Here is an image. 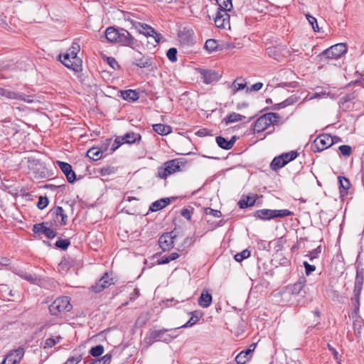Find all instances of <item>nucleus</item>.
Wrapping results in <instances>:
<instances>
[{"mask_svg":"<svg viewBox=\"0 0 364 364\" xmlns=\"http://www.w3.org/2000/svg\"><path fill=\"white\" fill-rule=\"evenodd\" d=\"M332 136L328 134H323L316 137L311 144V150L314 152H321L333 144Z\"/></svg>","mask_w":364,"mask_h":364,"instance_id":"nucleus-6","label":"nucleus"},{"mask_svg":"<svg viewBox=\"0 0 364 364\" xmlns=\"http://www.w3.org/2000/svg\"><path fill=\"white\" fill-rule=\"evenodd\" d=\"M61 63L68 68L72 69L75 72H79L82 70V60H73L68 55L63 54L59 55Z\"/></svg>","mask_w":364,"mask_h":364,"instance_id":"nucleus-11","label":"nucleus"},{"mask_svg":"<svg viewBox=\"0 0 364 364\" xmlns=\"http://www.w3.org/2000/svg\"><path fill=\"white\" fill-rule=\"evenodd\" d=\"M82 359V354H75L68 358L63 364H78Z\"/></svg>","mask_w":364,"mask_h":364,"instance_id":"nucleus-50","label":"nucleus"},{"mask_svg":"<svg viewBox=\"0 0 364 364\" xmlns=\"http://www.w3.org/2000/svg\"><path fill=\"white\" fill-rule=\"evenodd\" d=\"M356 274L354 282L353 291L361 292L364 284V268L355 265Z\"/></svg>","mask_w":364,"mask_h":364,"instance_id":"nucleus-18","label":"nucleus"},{"mask_svg":"<svg viewBox=\"0 0 364 364\" xmlns=\"http://www.w3.org/2000/svg\"><path fill=\"white\" fill-rule=\"evenodd\" d=\"M153 130L157 134L164 136L171 132V127L164 124H156L153 125Z\"/></svg>","mask_w":364,"mask_h":364,"instance_id":"nucleus-31","label":"nucleus"},{"mask_svg":"<svg viewBox=\"0 0 364 364\" xmlns=\"http://www.w3.org/2000/svg\"><path fill=\"white\" fill-rule=\"evenodd\" d=\"M240 80H242V78H237L232 82V86L234 87L233 94H235L236 92H237L239 90L245 89V87H246V83L245 82H239Z\"/></svg>","mask_w":364,"mask_h":364,"instance_id":"nucleus-48","label":"nucleus"},{"mask_svg":"<svg viewBox=\"0 0 364 364\" xmlns=\"http://www.w3.org/2000/svg\"><path fill=\"white\" fill-rule=\"evenodd\" d=\"M199 318H200V317L191 316L189 318V320L186 323H184L183 325L181 326L180 327L175 328L174 330H177V329H179L181 328L191 327V326H193L194 324H196L198 321Z\"/></svg>","mask_w":364,"mask_h":364,"instance_id":"nucleus-53","label":"nucleus"},{"mask_svg":"<svg viewBox=\"0 0 364 364\" xmlns=\"http://www.w3.org/2000/svg\"><path fill=\"white\" fill-rule=\"evenodd\" d=\"M56 163L66 176L68 181L70 183H73L76 181V174L73 171L71 165L67 162L60 161H57Z\"/></svg>","mask_w":364,"mask_h":364,"instance_id":"nucleus-16","label":"nucleus"},{"mask_svg":"<svg viewBox=\"0 0 364 364\" xmlns=\"http://www.w3.org/2000/svg\"><path fill=\"white\" fill-rule=\"evenodd\" d=\"M360 294L361 292L358 291H353V296L351 297V304L353 306V313L355 315H358L359 314L360 311Z\"/></svg>","mask_w":364,"mask_h":364,"instance_id":"nucleus-35","label":"nucleus"},{"mask_svg":"<svg viewBox=\"0 0 364 364\" xmlns=\"http://www.w3.org/2000/svg\"><path fill=\"white\" fill-rule=\"evenodd\" d=\"M48 198L47 196H40L37 203V207L40 210L44 209L48 205Z\"/></svg>","mask_w":364,"mask_h":364,"instance_id":"nucleus-54","label":"nucleus"},{"mask_svg":"<svg viewBox=\"0 0 364 364\" xmlns=\"http://www.w3.org/2000/svg\"><path fill=\"white\" fill-rule=\"evenodd\" d=\"M346 52V44L337 43L323 50L318 56L321 60L338 59Z\"/></svg>","mask_w":364,"mask_h":364,"instance_id":"nucleus-5","label":"nucleus"},{"mask_svg":"<svg viewBox=\"0 0 364 364\" xmlns=\"http://www.w3.org/2000/svg\"><path fill=\"white\" fill-rule=\"evenodd\" d=\"M17 95L19 97H16L15 100H22L28 103H31L33 102V99L32 96L26 95L23 93L17 92Z\"/></svg>","mask_w":364,"mask_h":364,"instance_id":"nucleus-58","label":"nucleus"},{"mask_svg":"<svg viewBox=\"0 0 364 364\" xmlns=\"http://www.w3.org/2000/svg\"><path fill=\"white\" fill-rule=\"evenodd\" d=\"M0 95L4 96L8 99L14 100H15L16 97H19V96L17 95V92L10 91L2 87H0Z\"/></svg>","mask_w":364,"mask_h":364,"instance_id":"nucleus-45","label":"nucleus"},{"mask_svg":"<svg viewBox=\"0 0 364 364\" xmlns=\"http://www.w3.org/2000/svg\"><path fill=\"white\" fill-rule=\"evenodd\" d=\"M304 266L305 267V272L306 275L311 274L316 269L314 265L309 264L307 262H304Z\"/></svg>","mask_w":364,"mask_h":364,"instance_id":"nucleus-61","label":"nucleus"},{"mask_svg":"<svg viewBox=\"0 0 364 364\" xmlns=\"http://www.w3.org/2000/svg\"><path fill=\"white\" fill-rule=\"evenodd\" d=\"M199 73L201 75L203 81L205 84H210L218 82L221 77V74L211 69H199Z\"/></svg>","mask_w":364,"mask_h":364,"instance_id":"nucleus-12","label":"nucleus"},{"mask_svg":"<svg viewBox=\"0 0 364 364\" xmlns=\"http://www.w3.org/2000/svg\"><path fill=\"white\" fill-rule=\"evenodd\" d=\"M132 64L140 68H147L154 65V59L149 56H145L139 52L137 55L133 57Z\"/></svg>","mask_w":364,"mask_h":364,"instance_id":"nucleus-13","label":"nucleus"},{"mask_svg":"<svg viewBox=\"0 0 364 364\" xmlns=\"http://www.w3.org/2000/svg\"><path fill=\"white\" fill-rule=\"evenodd\" d=\"M72 308L68 296L57 298L48 307L50 314L55 316H60L62 314L70 311Z\"/></svg>","mask_w":364,"mask_h":364,"instance_id":"nucleus-4","label":"nucleus"},{"mask_svg":"<svg viewBox=\"0 0 364 364\" xmlns=\"http://www.w3.org/2000/svg\"><path fill=\"white\" fill-rule=\"evenodd\" d=\"M107 63L114 70H118L120 68V65H119L118 62L113 57H108L107 58Z\"/></svg>","mask_w":364,"mask_h":364,"instance_id":"nucleus-59","label":"nucleus"},{"mask_svg":"<svg viewBox=\"0 0 364 364\" xmlns=\"http://www.w3.org/2000/svg\"><path fill=\"white\" fill-rule=\"evenodd\" d=\"M339 183V192L341 198L348 195V191L350 188V183L348 178L339 176L338 177Z\"/></svg>","mask_w":364,"mask_h":364,"instance_id":"nucleus-25","label":"nucleus"},{"mask_svg":"<svg viewBox=\"0 0 364 364\" xmlns=\"http://www.w3.org/2000/svg\"><path fill=\"white\" fill-rule=\"evenodd\" d=\"M24 355V349L18 347L17 349L12 350L7 353L4 358V360L7 364H17L20 363Z\"/></svg>","mask_w":364,"mask_h":364,"instance_id":"nucleus-14","label":"nucleus"},{"mask_svg":"<svg viewBox=\"0 0 364 364\" xmlns=\"http://www.w3.org/2000/svg\"><path fill=\"white\" fill-rule=\"evenodd\" d=\"M306 18L309 21V24L311 26L314 31L319 32L320 29L316 18L310 14H306Z\"/></svg>","mask_w":364,"mask_h":364,"instance_id":"nucleus-46","label":"nucleus"},{"mask_svg":"<svg viewBox=\"0 0 364 364\" xmlns=\"http://www.w3.org/2000/svg\"><path fill=\"white\" fill-rule=\"evenodd\" d=\"M193 208H185L181 210V215L187 219L188 221L191 220L192 213L193 212Z\"/></svg>","mask_w":364,"mask_h":364,"instance_id":"nucleus-55","label":"nucleus"},{"mask_svg":"<svg viewBox=\"0 0 364 364\" xmlns=\"http://www.w3.org/2000/svg\"><path fill=\"white\" fill-rule=\"evenodd\" d=\"M171 261V258L170 257L169 255H164V256H162L161 258H159L157 260V264H165L169 263Z\"/></svg>","mask_w":364,"mask_h":364,"instance_id":"nucleus-63","label":"nucleus"},{"mask_svg":"<svg viewBox=\"0 0 364 364\" xmlns=\"http://www.w3.org/2000/svg\"><path fill=\"white\" fill-rule=\"evenodd\" d=\"M80 45L77 43L73 42L65 54L68 55L73 60L80 59L77 57V53L80 52Z\"/></svg>","mask_w":364,"mask_h":364,"instance_id":"nucleus-37","label":"nucleus"},{"mask_svg":"<svg viewBox=\"0 0 364 364\" xmlns=\"http://www.w3.org/2000/svg\"><path fill=\"white\" fill-rule=\"evenodd\" d=\"M117 168L116 167L112 166H107L102 167V168H100L98 170V173L102 176H106L114 174L117 172Z\"/></svg>","mask_w":364,"mask_h":364,"instance_id":"nucleus-41","label":"nucleus"},{"mask_svg":"<svg viewBox=\"0 0 364 364\" xmlns=\"http://www.w3.org/2000/svg\"><path fill=\"white\" fill-rule=\"evenodd\" d=\"M282 157L283 156L279 155L273 159L270 164V168L272 170L277 171L286 165V162L284 161Z\"/></svg>","mask_w":364,"mask_h":364,"instance_id":"nucleus-34","label":"nucleus"},{"mask_svg":"<svg viewBox=\"0 0 364 364\" xmlns=\"http://www.w3.org/2000/svg\"><path fill=\"white\" fill-rule=\"evenodd\" d=\"M70 245V242L67 239H59L56 241L55 246L58 249H60L62 250H65L68 249L69 245Z\"/></svg>","mask_w":364,"mask_h":364,"instance_id":"nucleus-47","label":"nucleus"},{"mask_svg":"<svg viewBox=\"0 0 364 364\" xmlns=\"http://www.w3.org/2000/svg\"><path fill=\"white\" fill-rule=\"evenodd\" d=\"M119 37V29H117L112 26L108 27L105 31V38L107 42L109 43H117Z\"/></svg>","mask_w":364,"mask_h":364,"instance_id":"nucleus-29","label":"nucleus"},{"mask_svg":"<svg viewBox=\"0 0 364 364\" xmlns=\"http://www.w3.org/2000/svg\"><path fill=\"white\" fill-rule=\"evenodd\" d=\"M250 252L248 250H244L241 252L237 253L234 257L237 262H240L243 261L245 259L250 257Z\"/></svg>","mask_w":364,"mask_h":364,"instance_id":"nucleus-49","label":"nucleus"},{"mask_svg":"<svg viewBox=\"0 0 364 364\" xmlns=\"http://www.w3.org/2000/svg\"><path fill=\"white\" fill-rule=\"evenodd\" d=\"M173 231L166 232L159 238V245L163 252L170 251L173 247L174 240L176 235H173Z\"/></svg>","mask_w":364,"mask_h":364,"instance_id":"nucleus-9","label":"nucleus"},{"mask_svg":"<svg viewBox=\"0 0 364 364\" xmlns=\"http://www.w3.org/2000/svg\"><path fill=\"white\" fill-rule=\"evenodd\" d=\"M299 100V97L294 95L290 96L285 100H284L283 104H284V105L286 107H287V106L292 105L294 103L297 102Z\"/></svg>","mask_w":364,"mask_h":364,"instance_id":"nucleus-57","label":"nucleus"},{"mask_svg":"<svg viewBox=\"0 0 364 364\" xmlns=\"http://www.w3.org/2000/svg\"><path fill=\"white\" fill-rule=\"evenodd\" d=\"M180 171L178 159H173L165 162L158 168V176L166 179L168 176Z\"/></svg>","mask_w":364,"mask_h":364,"instance_id":"nucleus-7","label":"nucleus"},{"mask_svg":"<svg viewBox=\"0 0 364 364\" xmlns=\"http://www.w3.org/2000/svg\"><path fill=\"white\" fill-rule=\"evenodd\" d=\"M218 43L215 39H208L205 41L204 48L209 52L213 53L218 50Z\"/></svg>","mask_w":364,"mask_h":364,"instance_id":"nucleus-40","label":"nucleus"},{"mask_svg":"<svg viewBox=\"0 0 364 364\" xmlns=\"http://www.w3.org/2000/svg\"><path fill=\"white\" fill-rule=\"evenodd\" d=\"M229 11H223L221 9L218 10L214 18L215 24L218 28H225L227 26H230Z\"/></svg>","mask_w":364,"mask_h":364,"instance_id":"nucleus-15","label":"nucleus"},{"mask_svg":"<svg viewBox=\"0 0 364 364\" xmlns=\"http://www.w3.org/2000/svg\"><path fill=\"white\" fill-rule=\"evenodd\" d=\"M362 88L355 89L353 92L346 94L340 99V103L343 106L346 103L350 102L359 96Z\"/></svg>","mask_w":364,"mask_h":364,"instance_id":"nucleus-30","label":"nucleus"},{"mask_svg":"<svg viewBox=\"0 0 364 364\" xmlns=\"http://www.w3.org/2000/svg\"><path fill=\"white\" fill-rule=\"evenodd\" d=\"M321 252V246L317 247L316 249L313 250L309 252V257L311 260L316 259L318 257V255Z\"/></svg>","mask_w":364,"mask_h":364,"instance_id":"nucleus-60","label":"nucleus"},{"mask_svg":"<svg viewBox=\"0 0 364 364\" xmlns=\"http://www.w3.org/2000/svg\"><path fill=\"white\" fill-rule=\"evenodd\" d=\"M251 346H253V349L248 348L242 350L235 357L237 364H245L250 359L255 346L253 344Z\"/></svg>","mask_w":364,"mask_h":364,"instance_id":"nucleus-24","label":"nucleus"},{"mask_svg":"<svg viewBox=\"0 0 364 364\" xmlns=\"http://www.w3.org/2000/svg\"><path fill=\"white\" fill-rule=\"evenodd\" d=\"M262 87H263V83L259 82H256L255 84L252 85L251 87H247L246 90V92H250L251 91H259V90L262 89Z\"/></svg>","mask_w":364,"mask_h":364,"instance_id":"nucleus-62","label":"nucleus"},{"mask_svg":"<svg viewBox=\"0 0 364 364\" xmlns=\"http://www.w3.org/2000/svg\"><path fill=\"white\" fill-rule=\"evenodd\" d=\"M283 156L284 161L286 162V165L290 161L294 160L298 156V153L296 151H291L287 153H284L281 154Z\"/></svg>","mask_w":364,"mask_h":364,"instance_id":"nucleus-43","label":"nucleus"},{"mask_svg":"<svg viewBox=\"0 0 364 364\" xmlns=\"http://www.w3.org/2000/svg\"><path fill=\"white\" fill-rule=\"evenodd\" d=\"M51 214L55 217V221H58L60 225L67 224L68 215L65 213L63 208L57 206L50 210Z\"/></svg>","mask_w":364,"mask_h":364,"instance_id":"nucleus-19","label":"nucleus"},{"mask_svg":"<svg viewBox=\"0 0 364 364\" xmlns=\"http://www.w3.org/2000/svg\"><path fill=\"white\" fill-rule=\"evenodd\" d=\"M245 119V117L236 113V112H232L228 114L223 119L225 124H229L233 122H237L239 121H241L242 119Z\"/></svg>","mask_w":364,"mask_h":364,"instance_id":"nucleus-32","label":"nucleus"},{"mask_svg":"<svg viewBox=\"0 0 364 364\" xmlns=\"http://www.w3.org/2000/svg\"><path fill=\"white\" fill-rule=\"evenodd\" d=\"M294 215V213L287 210H272V209H260L256 210L253 213V216L261 220H270L276 218H284L287 216Z\"/></svg>","mask_w":364,"mask_h":364,"instance_id":"nucleus-2","label":"nucleus"},{"mask_svg":"<svg viewBox=\"0 0 364 364\" xmlns=\"http://www.w3.org/2000/svg\"><path fill=\"white\" fill-rule=\"evenodd\" d=\"M280 116L277 113L269 112L259 117L254 124V133H260L271 125L278 124V119Z\"/></svg>","mask_w":364,"mask_h":364,"instance_id":"nucleus-3","label":"nucleus"},{"mask_svg":"<svg viewBox=\"0 0 364 364\" xmlns=\"http://www.w3.org/2000/svg\"><path fill=\"white\" fill-rule=\"evenodd\" d=\"M213 301V296L208 290H203L200 296L198 297V305L203 308H208L210 306Z\"/></svg>","mask_w":364,"mask_h":364,"instance_id":"nucleus-23","label":"nucleus"},{"mask_svg":"<svg viewBox=\"0 0 364 364\" xmlns=\"http://www.w3.org/2000/svg\"><path fill=\"white\" fill-rule=\"evenodd\" d=\"M18 275L21 278L33 284H39V282H41L40 279L35 274L27 273L26 272H20Z\"/></svg>","mask_w":364,"mask_h":364,"instance_id":"nucleus-36","label":"nucleus"},{"mask_svg":"<svg viewBox=\"0 0 364 364\" xmlns=\"http://www.w3.org/2000/svg\"><path fill=\"white\" fill-rule=\"evenodd\" d=\"M120 97L128 102H135L139 97V93L134 90H122Z\"/></svg>","mask_w":364,"mask_h":364,"instance_id":"nucleus-28","label":"nucleus"},{"mask_svg":"<svg viewBox=\"0 0 364 364\" xmlns=\"http://www.w3.org/2000/svg\"><path fill=\"white\" fill-rule=\"evenodd\" d=\"M218 8L221 9L223 11H231L233 8L232 0H215Z\"/></svg>","mask_w":364,"mask_h":364,"instance_id":"nucleus-39","label":"nucleus"},{"mask_svg":"<svg viewBox=\"0 0 364 364\" xmlns=\"http://www.w3.org/2000/svg\"><path fill=\"white\" fill-rule=\"evenodd\" d=\"M102 150L97 147H92L87 152V156L92 161H97L102 157Z\"/></svg>","mask_w":364,"mask_h":364,"instance_id":"nucleus-33","label":"nucleus"},{"mask_svg":"<svg viewBox=\"0 0 364 364\" xmlns=\"http://www.w3.org/2000/svg\"><path fill=\"white\" fill-rule=\"evenodd\" d=\"M168 59L174 63L177 60V49L176 48H171L166 52Z\"/></svg>","mask_w":364,"mask_h":364,"instance_id":"nucleus-51","label":"nucleus"},{"mask_svg":"<svg viewBox=\"0 0 364 364\" xmlns=\"http://www.w3.org/2000/svg\"><path fill=\"white\" fill-rule=\"evenodd\" d=\"M139 25L145 31L142 32L144 36L153 38L156 43L160 42L161 34L158 33L154 28L146 23H139ZM140 33H141V31H140Z\"/></svg>","mask_w":364,"mask_h":364,"instance_id":"nucleus-20","label":"nucleus"},{"mask_svg":"<svg viewBox=\"0 0 364 364\" xmlns=\"http://www.w3.org/2000/svg\"><path fill=\"white\" fill-rule=\"evenodd\" d=\"M268 56L277 60H279L281 58L280 53L276 47H269L266 50Z\"/></svg>","mask_w":364,"mask_h":364,"instance_id":"nucleus-42","label":"nucleus"},{"mask_svg":"<svg viewBox=\"0 0 364 364\" xmlns=\"http://www.w3.org/2000/svg\"><path fill=\"white\" fill-rule=\"evenodd\" d=\"M338 150L345 157H348L352 154V148L349 145H341L338 147Z\"/></svg>","mask_w":364,"mask_h":364,"instance_id":"nucleus-52","label":"nucleus"},{"mask_svg":"<svg viewBox=\"0 0 364 364\" xmlns=\"http://www.w3.org/2000/svg\"><path fill=\"white\" fill-rule=\"evenodd\" d=\"M175 331L174 328L170 330V331ZM168 331H169V330L167 328L150 331L145 336L144 342L149 346H151L158 341L168 343L173 338H176L178 335L168 334L167 333Z\"/></svg>","mask_w":364,"mask_h":364,"instance_id":"nucleus-1","label":"nucleus"},{"mask_svg":"<svg viewBox=\"0 0 364 364\" xmlns=\"http://www.w3.org/2000/svg\"><path fill=\"white\" fill-rule=\"evenodd\" d=\"M215 140L219 147L223 149L229 150L234 146L236 141V136H233L230 140L228 141L225 137L218 136Z\"/></svg>","mask_w":364,"mask_h":364,"instance_id":"nucleus-22","label":"nucleus"},{"mask_svg":"<svg viewBox=\"0 0 364 364\" xmlns=\"http://www.w3.org/2000/svg\"><path fill=\"white\" fill-rule=\"evenodd\" d=\"M256 202L255 198L251 196H247L246 198H242L239 200L238 205L240 208L243 209L248 207L253 206Z\"/></svg>","mask_w":364,"mask_h":364,"instance_id":"nucleus-38","label":"nucleus"},{"mask_svg":"<svg viewBox=\"0 0 364 364\" xmlns=\"http://www.w3.org/2000/svg\"><path fill=\"white\" fill-rule=\"evenodd\" d=\"M117 43L130 47L134 50L136 49V47L139 46L137 40L124 28L119 29V37Z\"/></svg>","mask_w":364,"mask_h":364,"instance_id":"nucleus-8","label":"nucleus"},{"mask_svg":"<svg viewBox=\"0 0 364 364\" xmlns=\"http://www.w3.org/2000/svg\"><path fill=\"white\" fill-rule=\"evenodd\" d=\"M33 231L34 233H43L48 239H53L56 236V232L50 228L45 226L44 223L35 224L33 227Z\"/></svg>","mask_w":364,"mask_h":364,"instance_id":"nucleus-17","label":"nucleus"},{"mask_svg":"<svg viewBox=\"0 0 364 364\" xmlns=\"http://www.w3.org/2000/svg\"><path fill=\"white\" fill-rule=\"evenodd\" d=\"M305 283L306 278L304 277H300L298 282L292 285L289 286L287 287V290L291 294L298 295L302 291L305 286Z\"/></svg>","mask_w":364,"mask_h":364,"instance_id":"nucleus-21","label":"nucleus"},{"mask_svg":"<svg viewBox=\"0 0 364 364\" xmlns=\"http://www.w3.org/2000/svg\"><path fill=\"white\" fill-rule=\"evenodd\" d=\"M171 202V198H164L160 200H157L151 203L149 207V210L151 212H156L161 210L162 208L167 206Z\"/></svg>","mask_w":364,"mask_h":364,"instance_id":"nucleus-26","label":"nucleus"},{"mask_svg":"<svg viewBox=\"0 0 364 364\" xmlns=\"http://www.w3.org/2000/svg\"><path fill=\"white\" fill-rule=\"evenodd\" d=\"M124 139L121 136H117L115 140L114 141L112 145V152H114L115 150H117L121 145L124 144Z\"/></svg>","mask_w":364,"mask_h":364,"instance_id":"nucleus-56","label":"nucleus"},{"mask_svg":"<svg viewBox=\"0 0 364 364\" xmlns=\"http://www.w3.org/2000/svg\"><path fill=\"white\" fill-rule=\"evenodd\" d=\"M103 353H104V347L101 344L94 346V347L91 348V349L90 350V355L95 358L99 357Z\"/></svg>","mask_w":364,"mask_h":364,"instance_id":"nucleus-44","label":"nucleus"},{"mask_svg":"<svg viewBox=\"0 0 364 364\" xmlns=\"http://www.w3.org/2000/svg\"><path fill=\"white\" fill-rule=\"evenodd\" d=\"M112 284H113V279L110 277L107 272H105L103 276L91 287V290L95 293H100L105 289L109 287Z\"/></svg>","mask_w":364,"mask_h":364,"instance_id":"nucleus-10","label":"nucleus"},{"mask_svg":"<svg viewBox=\"0 0 364 364\" xmlns=\"http://www.w3.org/2000/svg\"><path fill=\"white\" fill-rule=\"evenodd\" d=\"M122 137L124 139V143L128 144L139 143L141 139L139 134L134 132H127L124 136H122Z\"/></svg>","mask_w":364,"mask_h":364,"instance_id":"nucleus-27","label":"nucleus"},{"mask_svg":"<svg viewBox=\"0 0 364 364\" xmlns=\"http://www.w3.org/2000/svg\"><path fill=\"white\" fill-rule=\"evenodd\" d=\"M100 360L102 361V364H109L112 360V355L107 353L101 358H100Z\"/></svg>","mask_w":364,"mask_h":364,"instance_id":"nucleus-64","label":"nucleus"}]
</instances>
